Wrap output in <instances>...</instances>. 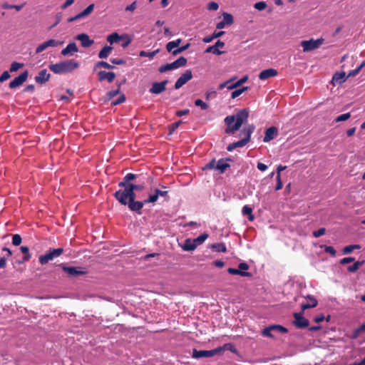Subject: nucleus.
Listing matches in <instances>:
<instances>
[{
  "instance_id": "obj_1",
  "label": "nucleus",
  "mask_w": 365,
  "mask_h": 365,
  "mask_svg": "<svg viewBox=\"0 0 365 365\" xmlns=\"http://www.w3.org/2000/svg\"><path fill=\"white\" fill-rule=\"evenodd\" d=\"M115 197L123 205H128L131 211L140 213L145 202L141 201H135V193L133 187H123V190H119L114 194Z\"/></svg>"
},
{
  "instance_id": "obj_2",
  "label": "nucleus",
  "mask_w": 365,
  "mask_h": 365,
  "mask_svg": "<svg viewBox=\"0 0 365 365\" xmlns=\"http://www.w3.org/2000/svg\"><path fill=\"white\" fill-rule=\"evenodd\" d=\"M248 118L249 110L247 108L240 110L235 115H227L224 120L227 125L225 133L227 134H234L243 123L247 121Z\"/></svg>"
},
{
  "instance_id": "obj_3",
  "label": "nucleus",
  "mask_w": 365,
  "mask_h": 365,
  "mask_svg": "<svg viewBox=\"0 0 365 365\" xmlns=\"http://www.w3.org/2000/svg\"><path fill=\"white\" fill-rule=\"evenodd\" d=\"M79 63L74 59L61 61L55 64H50L49 69L56 74L71 73L78 68Z\"/></svg>"
},
{
  "instance_id": "obj_4",
  "label": "nucleus",
  "mask_w": 365,
  "mask_h": 365,
  "mask_svg": "<svg viewBox=\"0 0 365 365\" xmlns=\"http://www.w3.org/2000/svg\"><path fill=\"white\" fill-rule=\"evenodd\" d=\"M63 252V248L50 249L44 255L39 257V262L43 265L47 264L49 261L59 257Z\"/></svg>"
},
{
  "instance_id": "obj_5",
  "label": "nucleus",
  "mask_w": 365,
  "mask_h": 365,
  "mask_svg": "<svg viewBox=\"0 0 365 365\" xmlns=\"http://www.w3.org/2000/svg\"><path fill=\"white\" fill-rule=\"evenodd\" d=\"M186 63H187V59L185 57L181 56V57L178 58V59H176L173 63H166V64L161 66L159 68V72L165 73L168 71L175 70L180 67H182V66H185Z\"/></svg>"
},
{
  "instance_id": "obj_6",
  "label": "nucleus",
  "mask_w": 365,
  "mask_h": 365,
  "mask_svg": "<svg viewBox=\"0 0 365 365\" xmlns=\"http://www.w3.org/2000/svg\"><path fill=\"white\" fill-rule=\"evenodd\" d=\"M324 41V39L323 38H319L317 39L311 38L308 41H302L301 42V46L303 48L304 52H309L319 48Z\"/></svg>"
},
{
  "instance_id": "obj_7",
  "label": "nucleus",
  "mask_w": 365,
  "mask_h": 365,
  "mask_svg": "<svg viewBox=\"0 0 365 365\" xmlns=\"http://www.w3.org/2000/svg\"><path fill=\"white\" fill-rule=\"evenodd\" d=\"M58 266L71 277L83 275L88 272L86 268L81 267H68L63 263Z\"/></svg>"
},
{
  "instance_id": "obj_8",
  "label": "nucleus",
  "mask_w": 365,
  "mask_h": 365,
  "mask_svg": "<svg viewBox=\"0 0 365 365\" xmlns=\"http://www.w3.org/2000/svg\"><path fill=\"white\" fill-rule=\"evenodd\" d=\"M216 354H219V350H217L216 348L212 350H197L195 349L192 350V357L195 359L209 358Z\"/></svg>"
},
{
  "instance_id": "obj_9",
  "label": "nucleus",
  "mask_w": 365,
  "mask_h": 365,
  "mask_svg": "<svg viewBox=\"0 0 365 365\" xmlns=\"http://www.w3.org/2000/svg\"><path fill=\"white\" fill-rule=\"evenodd\" d=\"M303 312L294 314V320L293 323L298 329L306 328L309 324V320L303 317Z\"/></svg>"
},
{
  "instance_id": "obj_10",
  "label": "nucleus",
  "mask_w": 365,
  "mask_h": 365,
  "mask_svg": "<svg viewBox=\"0 0 365 365\" xmlns=\"http://www.w3.org/2000/svg\"><path fill=\"white\" fill-rule=\"evenodd\" d=\"M63 43L62 41H59L56 39H49L46 41L39 44L36 48V53H40L46 50L48 47H57Z\"/></svg>"
},
{
  "instance_id": "obj_11",
  "label": "nucleus",
  "mask_w": 365,
  "mask_h": 365,
  "mask_svg": "<svg viewBox=\"0 0 365 365\" xmlns=\"http://www.w3.org/2000/svg\"><path fill=\"white\" fill-rule=\"evenodd\" d=\"M192 78V73L191 70H186L184 73H182L177 81L175 83V88L179 89L182 86H184L187 82L191 80Z\"/></svg>"
},
{
  "instance_id": "obj_12",
  "label": "nucleus",
  "mask_w": 365,
  "mask_h": 365,
  "mask_svg": "<svg viewBox=\"0 0 365 365\" xmlns=\"http://www.w3.org/2000/svg\"><path fill=\"white\" fill-rule=\"evenodd\" d=\"M28 76V71H24L9 83V88L13 89L19 87L26 81Z\"/></svg>"
},
{
  "instance_id": "obj_13",
  "label": "nucleus",
  "mask_w": 365,
  "mask_h": 365,
  "mask_svg": "<svg viewBox=\"0 0 365 365\" xmlns=\"http://www.w3.org/2000/svg\"><path fill=\"white\" fill-rule=\"evenodd\" d=\"M168 81L165 80L161 82H154L152 84L151 88H150L149 91L151 93L153 94H160L166 89V85L168 84Z\"/></svg>"
},
{
  "instance_id": "obj_14",
  "label": "nucleus",
  "mask_w": 365,
  "mask_h": 365,
  "mask_svg": "<svg viewBox=\"0 0 365 365\" xmlns=\"http://www.w3.org/2000/svg\"><path fill=\"white\" fill-rule=\"evenodd\" d=\"M225 43L220 40H218L214 45L207 47L205 50V53H212L215 55H221L223 53L222 51L219 50V48H223Z\"/></svg>"
},
{
  "instance_id": "obj_15",
  "label": "nucleus",
  "mask_w": 365,
  "mask_h": 365,
  "mask_svg": "<svg viewBox=\"0 0 365 365\" xmlns=\"http://www.w3.org/2000/svg\"><path fill=\"white\" fill-rule=\"evenodd\" d=\"M78 51V47L75 42H70L66 48L61 51V55L63 56H73Z\"/></svg>"
},
{
  "instance_id": "obj_16",
  "label": "nucleus",
  "mask_w": 365,
  "mask_h": 365,
  "mask_svg": "<svg viewBox=\"0 0 365 365\" xmlns=\"http://www.w3.org/2000/svg\"><path fill=\"white\" fill-rule=\"evenodd\" d=\"M76 38L80 41L81 46L85 48L90 47L94 43V41L91 39L86 34H78L76 36Z\"/></svg>"
},
{
  "instance_id": "obj_17",
  "label": "nucleus",
  "mask_w": 365,
  "mask_h": 365,
  "mask_svg": "<svg viewBox=\"0 0 365 365\" xmlns=\"http://www.w3.org/2000/svg\"><path fill=\"white\" fill-rule=\"evenodd\" d=\"M277 133H278V130H277V128L276 127L272 126V127L268 128L265 130V133H264V137L263 138V141L264 143L269 142L270 140L274 139L275 138V136H277Z\"/></svg>"
},
{
  "instance_id": "obj_18",
  "label": "nucleus",
  "mask_w": 365,
  "mask_h": 365,
  "mask_svg": "<svg viewBox=\"0 0 365 365\" xmlns=\"http://www.w3.org/2000/svg\"><path fill=\"white\" fill-rule=\"evenodd\" d=\"M277 75V71L274 68H268L263 70L259 74V78L265 81L269 78L274 77Z\"/></svg>"
},
{
  "instance_id": "obj_19",
  "label": "nucleus",
  "mask_w": 365,
  "mask_h": 365,
  "mask_svg": "<svg viewBox=\"0 0 365 365\" xmlns=\"http://www.w3.org/2000/svg\"><path fill=\"white\" fill-rule=\"evenodd\" d=\"M49 78L50 73H48L47 70L42 69L35 77V81L38 84H43L48 81Z\"/></svg>"
},
{
  "instance_id": "obj_20",
  "label": "nucleus",
  "mask_w": 365,
  "mask_h": 365,
  "mask_svg": "<svg viewBox=\"0 0 365 365\" xmlns=\"http://www.w3.org/2000/svg\"><path fill=\"white\" fill-rule=\"evenodd\" d=\"M98 78L99 81L107 80L109 83H111L114 81L115 78V74L113 72H107L105 71H101L98 72Z\"/></svg>"
},
{
  "instance_id": "obj_21",
  "label": "nucleus",
  "mask_w": 365,
  "mask_h": 365,
  "mask_svg": "<svg viewBox=\"0 0 365 365\" xmlns=\"http://www.w3.org/2000/svg\"><path fill=\"white\" fill-rule=\"evenodd\" d=\"M231 160L230 158L220 159L217 162L216 170H218L220 173H224L227 168H230V165L227 163V161Z\"/></svg>"
},
{
  "instance_id": "obj_22",
  "label": "nucleus",
  "mask_w": 365,
  "mask_h": 365,
  "mask_svg": "<svg viewBox=\"0 0 365 365\" xmlns=\"http://www.w3.org/2000/svg\"><path fill=\"white\" fill-rule=\"evenodd\" d=\"M307 302L305 304H302L301 306L302 311L317 307L318 302H317V300L316 299V298L314 297L313 296L308 295L307 297Z\"/></svg>"
},
{
  "instance_id": "obj_23",
  "label": "nucleus",
  "mask_w": 365,
  "mask_h": 365,
  "mask_svg": "<svg viewBox=\"0 0 365 365\" xmlns=\"http://www.w3.org/2000/svg\"><path fill=\"white\" fill-rule=\"evenodd\" d=\"M249 141L250 140H248V138H244L240 140L229 144L228 146L227 147V150L229 152H232L237 148L244 147L247 144Z\"/></svg>"
},
{
  "instance_id": "obj_24",
  "label": "nucleus",
  "mask_w": 365,
  "mask_h": 365,
  "mask_svg": "<svg viewBox=\"0 0 365 365\" xmlns=\"http://www.w3.org/2000/svg\"><path fill=\"white\" fill-rule=\"evenodd\" d=\"M181 247L185 251H192L196 249L197 245L195 242L194 239H186Z\"/></svg>"
},
{
  "instance_id": "obj_25",
  "label": "nucleus",
  "mask_w": 365,
  "mask_h": 365,
  "mask_svg": "<svg viewBox=\"0 0 365 365\" xmlns=\"http://www.w3.org/2000/svg\"><path fill=\"white\" fill-rule=\"evenodd\" d=\"M138 177L137 175H135L133 173H128L124 178L122 182H120L118 183L119 187H128V185H130L131 183L130 181L136 179Z\"/></svg>"
},
{
  "instance_id": "obj_26",
  "label": "nucleus",
  "mask_w": 365,
  "mask_h": 365,
  "mask_svg": "<svg viewBox=\"0 0 365 365\" xmlns=\"http://www.w3.org/2000/svg\"><path fill=\"white\" fill-rule=\"evenodd\" d=\"M347 78L344 72L336 73L332 77V81L335 83L341 84L345 82Z\"/></svg>"
},
{
  "instance_id": "obj_27",
  "label": "nucleus",
  "mask_w": 365,
  "mask_h": 365,
  "mask_svg": "<svg viewBox=\"0 0 365 365\" xmlns=\"http://www.w3.org/2000/svg\"><path fill=\"white\" fill-rule=\"evenodd\" d=\"M216 349L219 350V354H220L223 351H226V350L230 351L232 353H236L237 352V349H236L235 345L233 344H231V343L225 344L222 346L217 347Z\"/></svg>"
},
{
  "instance_id": "obj_28",
  "label": "nucleus",
  "mask_w": 365,
  "mask_h": 365,
  "mask_svg": "<svg viewBox=\"0 0 365 365\" xmlns=\"http://www.w3.org/2000/svg\"><path fill=\"white\" fill-rule=\"evenodd\" d=\"M232 81H233V78L230 79L225 82L220 83L219 86V88L223 89L224 88H227L228 90H233V89L237 88L238 86L237 85L236 82L232 83Z\"/></svg>"
},
{
  "instance_id": "obj_29",
  "label": "nucleus",
  "mask_w": 365,
  "mask_h": 365,
  "mask_svg": "<svg viewBox=\"0 0 365 365\" xmlns=\"http://www.w3.org/2000/svg\"><path fill=\"white\" fill-rule=\"evenodd\" d=\"M227 272L230 274H237V275H240L242 277H251L252 276L250 272H243V271L240 270L239 269H235V268H232V267L228 268Z\"/></svg>"
},
{
  "instance_id": "obj_30",
  "label": "nucleus",
  "mask_w": 365,
  "mask_h": 365,
  "mask_svg": "<svg viewBox=\"0 0 365 365\" xmlns=\"http://www.w3.org/2000/svg\"><path fill=\"white\" fill-rule=\"evenodd\" d=\"M113 50V47L106 45L98 53L100 58H106Z\"/></svg>"
},
{
  "instance_id": "obj_31",
  "label": "nucleus",
  "mask_w": 365,
  "mask_h": 365,
  "mask_svg": "<svg viewBox=\"0 0 365 365\" xmlns=\"http://www.w3.org/2000/svg\"><path fill=\"white\" fill-rule=\"evenodd\" d=\"M242 213L244 216L247 215L248 220L250 221H253L255 219V216L252 214V208L248 205H245L242 207Z\"/></svg>"
},
{
  "instance_id": "obj_32",
  "label": "nucleus",
  "mask_w": 365,
  "mask_h": 365,
  "mask_svg": "<svg viewBox=\"0 0 365 365\" xmlns=\"http://www.w3.org/2000/svg\"><path fill=\"white\" fill-rule=\"evenodd\" d=\"M224 34H225V31H219V32H214L212 35L204 37L202 41L205 43H210L213 39L222 36Z\"/></svg>"
},
{
  "instance_id": "obj_33",
  "label": "nucleus",
  "mask_w": 365,
  "mask_h": 365,
  "mask_svg": "<svg viewBox=\"0 0 365 365\" xmlns=\"http://www.w3.org/2000/svg\"><path fill=\"white\" fill-rule=\"evenodd\" d=\"M211 249L217 252H225L227 251L226 246L224 243H215L211 245Z\"/></svg>"
},
{
  "instance_id": "obj_34",
  "label": "nucleus",
  "mask_w": 365,
  "mask_h": 365,
  "mask_svg": "<svg viewBox=\"0 0 365 365\" xmlns=\"http://www.w3.org/2000/svg\"><path fill=\"white\" fill-rule=\"evenodd\" d=\"M20 250H21V252L23 254H24V256L22 258V262H27V261H29L31 259V255L29 253V247L27 246H21L20 247Z\"/></svg>"
},
{
  "instance_id": "obj_35",
  "label": "nucleus",
  "mask_w": 365,
  "mask_h": 365,
  "mask_svg": "<svg viewBox=\"0 0 365 365\" xmlns=\"http://www.w3.org/2000/svg\"><path fill=\"white\" fill-rule=\"evenodd\" d=\"M120 38L121 37L116 32H114L107 36V41L110 44L118 42L120 40Z\"/></svg>"
},
{
  "instance_id": "obj_36",
  "label": "nucleus",
  "mask_w": 365,
  "mask_h": 365,
  "mask_svg": "<svg viewBox=\"0 0 365 365\" xmlns=\"http://www.w3.org/2000/svg\"><path fill=\"white\" fill-rule=\"evenodd\" d=\"M361 248V246L359 245H349L346 246L343 248L342 252L344 255H348L352 252L354 250H359Z\"/></svg>"
},
{
  "instance_id": "obj_37",
  "label": "nucleus",
  "mask_w": 365,
  "mask_h": 365,
  "mask_svg": "<svg viewBox=\"0 0 365 365\" xmlns=\"http://www.w3.org/2000/svg\"><path fill=\"white\" fill-rule=\"evenodd\" d=\"M363 264L364 261H356L352 265L349 266L347 270L351 273L356 272Z\"/></svg>"
},
{
  "instance_id": "obj_38",
  "label": "nucleus",
  "mask_w": 365,
  "mask_h": 365,
  "mask_svg": "<svg viewBox=\"0 0 365 365\" xmlns=\"http://www.w3.org/2000/svg\"><path fill=\"white\" fill-rule=\"evenodd\" d=\"M222 16H223V20L222 21L226 24V25H231L233 24L234 22V19H233V16L232 14H229V13H227V12H224L222 14Z\"/></svg>"
},
{
  "instance_id": "obj_39",
  "label": "nucleus",
  "mask_w": 365,
  "mask_h": 365,
  "mask_svg": "<svg viewBox=\"0 0 365 365\" xmlns=\"http://www.w3.org/2000/svg\"><path fill=\"white\" fill-rule=\"evenodd\" d=\"M159 50L156 49L152 52H148L145 51H141L140 52V56L141 57H148L149 59H153L154 56L158 53Z\"/></svg>"
},
{
  "instance_id": "obj_40",
  "label": "nucleus",
  "mask_w": 365,
  "mask_h": 365,
  "mask_svg": "<svg viewBox=\"0 0 365 365\" xmlns=\"http://www.w3.org/2000/svg\"><path fill=\"white\" fill-rule=\"evenodd\" d=\"M207 237H208V235L207 233H203V234H201L200 235H199L197 237L195 238L194 240L197 245V247L199 245H201L202 243H203L207 239Z\"/></svg>"
},
{
  "instance_id": "obj_41",
  "label": "nucleus",
  "mask_w": 365,
  "mask_h": 365,
  "mask_svg": "<svg viewBox=\"0 0 365 365\" xmlns=\"http://www.w3.org/2000/svg\"><path fill=\"white\" fill-rule=\"evenodd\" d=\"M274 331L273 330V328H272V325L271 326H269L266 328H264L262 331V336H267V337H270V338H273L274 336L273 334H272V331Z\"/></svg>"
},
{
  "instance_id": "obj_42",
  "label": "nucleus",
  "mask_w": 365,
  "mask_h": 365,
  "mask_svg": "<svg viewBox=\"0 0 365 365\" xmlns=\"http://www.w3.org/2000/svg\"><path fill=\"white\" fill-rule=\"evenodd\" d=\"M255 129V126L253 124L248 125L245 128V130L246 131V138H248V140H250L251 135L254 132Z\"/></svg>"
},
{
  "instance_id": "obj_43",
  "label": "nucleus",
  "mask_w": 365,
  "mask_h": 365,
  "mask_svg": "<svg viewBox=\"0 0 365 365\" xmlns=\"http://www.w3.org/2000/svg\"><path fill=\"white\" fill-rule=\"evenodd\" d=\"M95 67L96 68H108V69H113L115 68L113 66H111L108 63L103 61H98L96 64Z\"/></svg>"
},
{
  "instance_id": "obj_44",
  "label": "nucleus",
  "mask_w": 365,
  "mask_h": 365,
  "mask_svg": "<svg viewBox=\"0 0 365 365\" xmlns=\"http://www.w3.org/2000/svg\"><path fill=\"white\" fill-rule=\"evenodd\" d=\"M158 197H159L158 195L155 192L154 194L150 195L149 197L146 200L143 201V202H145V205L148 204V203H153L158 200Z\"/></svg>"
},
{
  "instance_id": "obj_45",
  "label": "nucleus",
  "mask_w": 365,
  "mask_h": 365,
  "mask_svg": "<svg viewBox=\"0 0 365 365\" xmlns=\"http://www.w3.org/2000/svg\"><path fill=\"white\" fill-rule=\"evenodd\" d=\"M246 90H247V87H243L242 88L235 90L231 93V98L232 99L237 98L238 96H240Z\"/></svg>"
},
{
  "instance_id": "obj_46",
  "label": "nucleus",
  "mask_w": 365,
  "mask_h": 365,
  "mask_svg": "<svg viewBox=\"0 0 365 365\" xmlns=\"http://www.w3.org/2000/svg\"><path fill=\"white\" fill-rule=\"evenodd\" d=\"M120 93V88H117L115 90H112V91H108L107 93H106V99L108 101H110L113 98H114L115 96H116L118 93Z\"/></svg>"
},
{
  "instance_id": "obj_47",
  "label": "nucleus",
  "mask_w": 365,
  "mask_h": 365,
  "mask_svg": "<svg viewBox=\"0 0 365 365\" xmlns=\"http://www.w3.org/2000/svg\"><path fill=\"white\" fill-rule=\"evenodd\" d=\"M23 66H24V63L14 61L11 64L10 71L15 72V71H18L19 69L21 68Z\"/></svg>"
},
{
  "instance_id": "obj_48",
  "label": "nucleus",
  "mask_w": 365,
  "mask_h": 365,
  "mask_svg": "<svg viewBox=\"0 0 365 365\" xmlns=\"http://www.w3.org/2000/svg\"><path fill=\"white\" fill-rule=\"evenodd\" d=\"M190 43H187L185 46L177 48L176 49H175L173 51V55L176 56V55L183 52L184 51L187 50L190 47Z\"/></svg>"
},
{
  "instance_id": "obj_49",
  "label": "nucleus",
  "mask_w": 365,
  "mask_h": 365,
  "mask_svg": "<svg viewBox=\"0 0 365 365\" xmlns=\"http://www.w3.org/2000/svg\"><path fill=\"white\" fill-rule=\"evenodd\" d=\"M322 248L324 249V251L327 253H329L331 256L335 257L336 255V250L335 249L331 246H327V245H321Z\"/></svg>"
},
{
  "instance_id": "obj_50",
  "label": "nucleus",
  "mask_w": 365,
  "mask_h": 365,
  "mask_svg": "<svg viewBox=\"0 0 365 365\" xmlns=\"http://www.w3.org/2000/svg\"><path fill=\"white\" fill-rule=\"evenodd\" d=\"M216 165L217 162L215 159H212L207 164L205 165V166L203 168V170H216Z\"/></svg>"
},
{
  "instance_id": "obj_51",
  "label": "nucleus",
  "mask_w": 365,
  "mask_h": 365,
  "mask_svg": "<svg viewBox=\"0 0 365 365\" xmlns=\"http://www.w3.org/2000/svg\"><path fill=\"white\" fill-rule=\"evenodd\" d=\"M267 7V4L265 1H259L254 4V8L258 11H262L265 9Z\"/></svg>"
},
{
  "instance_id": "obj_52",
  "label": "nucleus",
  "mask_w": 365,
  "mask_h": 365,
  "mask_svg": "<svg viewBox=\"0 0 365 365\" xmlns=\"http://www.w3.org/2000/svg\"><path fill=\"white\" fill-rule=\"evenodd\" d=\"M195 105L196 106L200 107L202 110H207L208 108V105L203 102L201 99H197L195 101Z\"/></svg>"
},
{
  "instance_id": "obj_53",
  "label": "nucleus",
  "mask_w": 365,
  "mask_h": 365,
  "mask_svg": "<svg viewBox=\"0 0 365 365\" xmlns=\"http://www.w3.org/2000/svg\"><path fill=\"white\" fill-rule=\"evenodd\" d=\"M350 117H351V115L349 113H343V114L337 116L336 118L335 119V120L336 122L345 121V120H348Z\"/></svg>"
},
{
  "instance_id": "obj_54",
  "label": "nucleus",
  "mask_w": 365,
  "mask_h": 365,
  "mask_svg": "<svg viewBox=\"0 0 365 365\" xmlns=\"http://www.w3.org/2000/svg\"><path fill=\"white\" fill-rule=\"evenodd\" d=\"M21 237L19 235H14L12 237V244L15 246H18L21 243Z\"/></svg>"
},
{
  "instance_id": "obj_55",
  "label": "nucleus",
  "mask_w": 365,
  "mask_h": 365,
  "mask_svg": "<svg viewBox=\"0 0 365 365\" xmlns=\"http://www.w3.org/2000/svg\"><path fill=\"white\" fill-rule=\"evenodd\" d=\"M178 46H176V43L173 41H170L166 45V49L168 52H171L173 53V51L176 49Z\"/></svg>"
},
{
  "instance_id": "obj_56",
  "label": "nucleus",
  "mask_w": 365,
  "mask_h": 365,
  "mask_svg": "<svg viewBox=\"0 0 365 365\" xmlns=\"http://www.w3.org/2000/svg\"><path fill=\"white\" fill-rule=\"evenodd\" d=\"M272 328L274 331H277L281 333H287L288 332V329L283 326L281 325H272Z\"/></svg>"
},
{
  "instance_id": "obj_57",
  "label": "nucleus",
  "mask_w": 365,
  "mask_h": 365,
  "mask_svg": "<svg viewBox=\"0 0 365 365\" xmlns=\"http://www.w3.org/2000/svg\"><path fill=\"white\" fill-rule=\"evenodd\" d=\"M326 229L324 227L319 228L318 230L314 231L312 235L314 237H319L325 234Z\"/></svg>"
},
{
  "instance_id": "obj_58",
  "label": "nucleus",
  "mask_w": 365,
  "mask_h": 365,
  "mask_svg": "<svg viewBox=\"0 0 365 365\" xmlns=\"http://www.w3.org/2000/svg\"><path fill=\"white\" fill-rule=\"evenodd\" d=\"M125 101V97L123 94L120 95L118 98L111 103L113 106H117L123 103Z\"/></svg>"
},
{
  "instance_id": "obj_59",
  "label": "nucleus",
  "mask_w": 365,
  "mask_h": 365,
  "mask_svg": "<svg viewBox=\"0 0 365 365\" xmlns=\"http://www.w3.org/2000/svg\"><path fill=\"white\" fill-rule=\"evenodd\" d=\"M181 123V120H179L171 124L169 127L170 134L173 133L179 127Z\"/></svg>"
},
{
  "instance_id": "obj_60",
  "label": "nucleus",
  "mask_w": 365,
  "mask_h": 365,
  "mask_svg": "<svg viewBox=\"0 0 365 365\" xmlns=\"http://www.w3.org/2000/svg\"><path fill=\"white\" fill-rule=\"evenodd\" d=\"M110 61L115 65H123L125 63V61L124 59L118 58H110Z\"/></svg>"
},
{
  "instance_id": "obj_61",
  "label": "nucleus",
  "mask_w": 365,
  "mask_h": 365,
  "mask_svg": "<svg viewBox=\"0 0 365 365\" xmlns=\"http://www.w3.org/2000/svg\"><path fill=\"white\" fill-rule=\"evenodd\" d=\"M219 8V5L217 3L215 2V1H212V2H210L208 4H207V9L208 10H210V11H216Z\"/></svg>"
},
{
  "instance_id": "obj_62",
  "label": "nucleus",
  "mask_w": 365,
  "mask_h": 365,
  "mask_svg": "<svg viewBox=\"0 0 365 365\" xmlns=\"http://www.w3.org/2000/svg\"><path fill=\"white\" fill-rule=\"evenodd\" d=\"M282 182L281 180V177H280V174L278 173L277 175V185H276V187H275V190H279L282 188Z\"/></svg>"
},
{
  "instance_id": "obj_63",
  "label": "nucleus",
  "mask_w": 365,
  "mask_h": 365,
  "mask_svg": "<svg viewBox=\"0 0 365 365\" xmlns=\"http://www.w3.org/2000/svg\"><path fill=\"white\" fill-rule=\"evenodd\" d=\"M136 8H137V1H135L132 4H130V5L127 6L125 7V11L133 12V11H135L136 9Z\"/></svg>"
},
{
  "instance_id": "obj_64",
  "label": "nucleus",
  "mask_w": 365,
  "mask_h": 365,
  "mask_svg": "<svg viewBox=\"0 0 365 365\" xmlns=\"http://www.w3.org/2000/svg\"><path fill=\"white\" fill-rule=\"evenodd\" d=\"M94 6L93 4H90L83 11V14L87 16L93 11Z\"/></svg>"
}]
</instances>
